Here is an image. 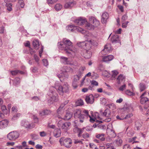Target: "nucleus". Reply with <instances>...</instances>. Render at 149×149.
<instances>
[{
    "instance_id": "473e14b6",
    "label": "nucleus",
    "mask_w": 149,
    "mask_h": 149,
    "mask_svg": "<svg viewBox=\"0 0 149 149\" xmlns=\"http://www.w3.org/2000/svg\"><path fill=\"white\" fill-rule=\"evenodd\" d=\"M111 79L114 80L115 79V77L119 73L118 71L116 70H114L112 71Z\"/></svg>"
},
{
    "instance_id": "cd10ccee",
    "label": "nucleus",
    "mask_w": 149,
    "mask_h": 149,
    "mask_svg": "<svg viewBox=\"0 0 149 149\" xmlns=\"http://www.w3.org/2000/svg\"><path fill=\"white\" fill-rule=\"evenodd\" d=\"M33 45L35 49H38L40 45L38 41L37 40H34L33 42Z\"/></svg>"
},
{
    "instance_id": "49530a36",
    "label": "nucleus",
    "mask_w": 149,
    "mask_h": 149,
    "mask_svg": "<svg viewBox=\"0 0 149 149\" xmlns=\"http://www.w3.org/2000/svg\"><path fill=\"white\" fill-rule=\"evenodd\" d=\"M101 103L103 105H105L106 104L107 101L106 99L104 98H102L100 99Z\"/></svg>"
},
{
    "instance_id": "69168bd1",
    "label": "nucleus",
    "mask_w": 149,
    "mask_h": 149,
    "mask_svg": "<svg viewBox=\"0 0 149 149\" xmlns=\"http://www.w3.org/2000/svg\"><path fill=\"white\" fill-rule=\"evenodd\" d=\"M34 58L36 62H38L39 61V58L38 56L34 54Z\"/></svg>"
},
{
    "instance_id": "c85d7f7f",
    "label": "nucleus",
    "mask_w": 149,
    "mask_h": 149,
    "mask_svg": "<svg viewBox=\"0 0 149 149\" xmlns=\"http://www.w3.org/2000/svg\"><path fill=\"white\" fill-rule=\"evenodd\" d=\"M104 134H99L96 135V137L99 139L101 141H103L104 140Z\"/></svg>"
},
{
    "instance_id": "4be33fe9",
    "label": "nucleus",
    "mask_w": 149,
    "mask_h": 149,
    "mask_svg": "<svg viewBox=\"0 0 149 149\" xmlns=\"http://www.w3.org/2000/svg\"><path fill=\"white\" fill-rule=\"evenodd\" d=\"M123 143V141L120 138H118L113 142V143L118 146H121Z\"/></svg>"
},
{
    "instance_id": "f03ea898",
    "label": "nucleus",
    "mask_w": 149,
    "mask_h": 149,
    "mask_svg": "<svg viewBox=\"0 0 149 149\" xmlns=\"http://www.w3.org/2000/svg\"><path fill=\"white\" fill-rule=\"evenodd\" d=\"M77 45L79 47L85 50L84 54V56L85 58H89L91 57L92 53L89 49H90L92 45V40H90L89 41L79 42L77 43Z\"/></svg>"
},
{
    "instance_id": "5fc2aeb1",
    "label": "nucleus",
    "mask_w": 149,
    "mask_h": 149,
    "mask_svg": "<svg viewBox=\"0 0 149 149\" xmlns=\"http://www.w3.org/2000/svg\"><path fill=\"white\" fill-rule=\"evenodd\" d=\"M123 149H131L129 145L126 144L124 145Z\"/></svg>"
},
{
    "instance_id": "9d476101",
    "label": "nucleus",
    "mask_w": 149,
    "mask_h": 149,
    "mask_svg": "<svg viewBox=\"0 0 149 149\" xmlns=\"http://www.w3.org/2000/svg\"><path fill=\"white\" fill-rule=\"evenodd\" d=\"M76 4V2L74 0H68L65 4L64 7L65 8H71L74 6Z\"/></svg>"
},
{
    "instance_id": "f704fd0d",
    "label": "nucleus",
    "mask_w": 149,
    "mask_h": 149,
    "mask_svg": "<svg viewBox=\"0 0 149 149\" xmlns=\"http://www.w3.org/2000/svg\"><path fill=\"white\" fill-rule=\"evenodd\" d=\"M141 123H140L139 121H137L135 122V128H136L137 130H138L139 128L141 126Z\"/></svg>"
},
{
    "instance_id": "f3484780",
    "label": "nucleus",
    "mask_w": 149,
    "mask_h": 149,
    "mask_svg": "<svg viewBox=\"0 0 149 149\" xmlns=\"http://www.w3.org/2000/svg\"><path fill=\"white\" fill-rule=\"evenodd\" d=\"M8 123L7 120H4L0 121V129H2L6 127Z\"/></svg>"
},
{
    "instance_id": "338daca9",
    "label": "nucleus",
    "mask_w": 149,
    "mask_h": 149,
    "mask_svg": "<svg viewBox=\"0 0 149 149\" xmlns=\"http://www.w3.org/2000/svg\"><path fill=\"white\" fill-rule=\"evenodd\" d=\"M36 148L37 149H42V146L40 145L37 144L36 146Z\"/></svg>"
},
{
    "instance_id": "58836bf2",
    "label": "nucleus",
    "mask_w": 149,
    "mask_h": 149,
    "mask_svg": "<svg viewBox=\"0 0 149 149\" xmlns=\"http://www.w3.org/2000/svg\"><path fill=\"white\" fill-rule=\"evenodd\" d=\"M85 69V68L83 67H81L79 69L78 72V74L81 76L83 74V71Z\"/></svg>"
},
{
    "instance_id": "b1692460",
    "label": "nucleus",
    "mask_w": 149,
    "mask_h": 149,
    "mask_svg": "<svg viewBox=\"0 0 149 149\" xmlns=\"http://www.w3.org/2000/svg\"><path fill=\"white\" fill-rule=\"evenodd\" d=\"M112 43H116L119 42L118 36L117 35H114L111 39Z\"/></svg>"
},
{
    "instance_id": "79ce46f5",
    "label": "nucleus",
    "mask_w": 149,
    "mask_h": 149,
    "mask_svg": "<svg viewBox=\"0 0 149 149\" xmlns=\"http://www.w3.org/2000/svg\"><path fill=\"white\" fill-rule=\"evenodd\" d=\"M76 103L78 106H81L83 105L84 103L83 100L80 99L77 101Z\"/></svg>"
},
{
    "instance_id": "3c124183",
    "label": "nucleus",
    "mask_w": 149,
    "mask_h": 149,
    "mask_svg": "<svg viewBox=\"0 0 149 149\" xmlns=\"http://www.w3.org/2000/svg\"><path fill=\"white\" fill-rule=\"evenodd\" d=\"M72 86L74 89L76 88L78 86L77 82L73 81Z\"/></svg>"
},
{
    "instance_id": "a19ab883",
    "label": "nucleus",
    "mask_w": 149,
    "mask_h": 149,
    "mask_svg": "<svg viewBox=\"0 0 149 149\" xmlns=\"http://www.w3.org/2000/svg\"><path fill=\"white\" fill-rule=\"evenodd\" d=\"M20 82V79L19 78L17 77L16 78L13 80L14 84L15 85H17L19 84Z\"/></svg>"
},
{
    "instance_id": "680f3d73",
    "label": "nucleus",
    "mask_w": 149,
    "mask_h": 149,
    "mask_svg": "<svg viewBox=\"0 0 149 149\" xmlns=\"http://www.w3.org/2000/svg\"><path fill=\"white\" fill-rule=\"evenodd\" d=\"M29 51L30 53L32 55L36 52L35 51V50H33V49L30 47H29Z\"/></svg>"
},
{
    "instance_id": "37998d69",
    "label": "nucleus",
    "mask_w": 149,
    "mask_h": 149,
    "mask_svg": "<svg viewBox=\"0 0 149 149\" xmlns=\"http://www.w3.org/2000/svg\"><path fill=\"white\" fill-rule=\"evenodd\" d=\"M66 104H62L60 107L58 109L57 111V112L58 113H59L62 109H63L64 106Z\"/></svg>"
},
{
    "instance_id": "423d86ee",
    "label": "nucleus",
    "mask_w": 149,
    "mask_h": 149,
    "mask_svg": "<svg viewBox=\"0 0 149 149\" xmlns=\"http://www.w3.org/2000/svg\"><path fill=\"white\" fill-rule=\"evenodd\" d=\"M59 141L61 146H64L67 148H70L71 146L72 140L70 138H61Z\"/></svg>"
},
{
    "instance_id": "8fccbe9b",
    "label": "nucleus",
    "mask_w": 149,
    "mask_h": 149,
    "mask_svg": "<svg viewBox=\"0 0 149 149\" xmlns=\"http://www.w3.org/2000/svg\"><path fill=\"white\" fill-rule=\"evenodd\" d=\"M91 85L97 86L98 85V83L95 80H92L91 81Z\"/></svg>"
},
{
    "instance_id": "ea45409f",
    "label": "nucleus",
    "mask_w": 149,
    "mask_h": 149,
    "mask_svg": "<svg viewBox=\"0 0 149 149\" xmlns=\"http://www.w3.org/2000/svg\"><path fill=\"white\" fill-rule=\"evenodd\" d=\"M81 76L79 74L74 75V76L73 81L77 82V81L79 80V79L81 77Z\"/></svg>"
},
{
    "instance_id": "a18cd8bd",
    "label": "nucleus",
    "mask_w": 149,
    "mask_h": 149,
    "mask_svg": "<svg viewBox=\"0 0 149 149\" xmlns=\"http://www.w3.org/2000/svg\"><path fill=\"white\" fill-rule=\"evenodd\" d=\"M18 3L22 8H23L24 6V3L23 0H19Z\"/></svg>"
},
{
    "instance_id": "e433bc0d",
    "label": "nucleus",
    "mask_w": 149,
    "mask_h": 149,
    "mask_svg": "<svg viewBox=\"0 0 149 149\" xmlns=\"http://www.w3.org/2000/svg\"><path fill=\"white\" fill-rule=\"evenodd\" d=\"M64 68L66 70H64V72L71 73L73 71L72 69L70 67H68L67 66H64Z\"/></svg>"
},
{
    "instance_id": "412c9836",
    "label": "nucleus",
    "mask_w": 149,
    "mask_h": 149,
    "mask_svg": "<svg viewBox=\"0 0 149 149\" xmlns=\"http://www.w3.org/2000/svg\"><path fill=\"white\" fill-rule=\"evenodd\" d=\"M61 130L60 129H55L54 132V136L57 138L61 136Z\"/></svg>"
},
{
    "instance_id": "4468645a",
    "label": "nucleus",
    "mask_w": 149,
    "mask_h": 149,
    "mask_svg": "<svg viewBox=\"0 0 149 149\" xmlns=\"http://www.w3.org/2000/svg\"><path fill=\"white\" fill-rule=\"evenodd\" d=\"M109 14L108 13L105 12L103 13L102 15L101 22L102 23H105L107 20L109 18Z\"/></svg>"
},
{
    "instance_id": "39448f33",
    "label": "nucleus",
    "mask_w": 149,
    "mask_h": 149,
    "mask_svg": "<svg viewBox=\"0 0 149 149\" xmlns=\"http://www.w3.org/2000/svg\"><path fill=\"white\" fill-rule=\"evenodd\" d=\"M53 88V87H52L50 89V98L48 100V104L49 105L52 104L54 102L57 101L58 100V94L55 91H52Z\"/></svg>"
},
{
    "instance_id": "de8ad7c7",
    "label": "nucleus",
    "mask_w": 149,
    "mask_h": 149,
    "mask_svg": "<svg viewBox=\"0 0 149 149\" xmlns=\"http://www.w3.org/2000/svg\"><path fill=\"white\" fill-rule=\"evenodd\" d=\"M58 0H47V3L48 4H53L56 2Z\"/></svg>"
},
{
    "instance_id": "0e129e2a",
    "label": "nucleus",
    "mask_w": 149,
    "mask_h": 149,
    "mask_svg": "<svg viewBox=\"0 0 149 149\" xmlns=\"http://www.w3.org/2000/svg\"><path fill=\"white\" fill-rule=\"evenodd\" d=\"M126 87V85L124 84L121 86H120L119 88V90L121 91H123L125 89Z\"/></svg>"
},
{
    "instance_id": "bb28decb",
    "label": "nucleus",
    "mask_w": 149,
    "mask_h": 149,
    "mask_svg": "<svg viewBox=\"0 0 149 149\" xmlns=\"http://www.w3.org/2000/svg\"><path fill=\"white\" fill-rule=\"evenodd\" d=\"M10 73L13 75H15L17 74L18 73H19L21 74H24V72L22 71H20L18 70H16L13 71H10Z\"/></svg>"
},
{
    "instance_id": "864d4df0",
    "label": "nucleus",
    "mask_w": 149,
    "mask_h": 149,
    "mask_svg": "<svg viewBox=\"0 0 149 149\" xmlns=\"http://www.w3.org/2000/svg\"><path fill=\"white\" fill-rule=\"evenodd\" d=\"M126 94L129 95H134V93L130 91L129 90H127L126 91Z\"/></svg>"
},
{
    "instance_id": "9b49d317",
    "label": "nucleus",
    "mask_w": 149,
    "mask_h": 149,
    "mask_svg": "<svg viewBox=\"0 0 149 149\" xmlns=\"http://www.w3.org/2000/svg\"><path fill=\"white\" fill-rule=\"evenodd\" d=\"M74 22L79 25H82L87 23L86 19L84 17H79L74 21Z\"/></svg>"
},
{
    "instance_id": "09e8293b",
    "label": "nucleus",
    "mask_w": 149,
    "mask_h": 149,
    "mask_svg": "<svg viewBox=\"0 0 149 149\" xmlns=\"http://www.w3.org/2000/svg\"><path fill=\"white\" fill-rule=\"evenodd\" d=\"M127 17L126 15H123L121 18V21L122 22H124L125 20L127 19Z\"/></svg>"
},
{
    "instance_id": "c9c22d12",
    "label": "nucleus",
    "mask_w": 149,
    "mask_h": 149,
    "mask_svg": "<svg viewBox=\"0 0 149 149\" xmlns=\"http://www.w3.org/2000/svg\"><path fill=\"white\" fill-rule=\"evenodd\" d=\"M146 88V86L144 84L140 83L139 84V89L141 91H143Z\"/></svg>"
},
{
    "instance_id": "f8f14e48",
    "label": "nucleus",
    "mask_w": 149,
    "mask_h": 149,
    "mask_svg": "<svg viewBox=\"0 0 149 149\" xmlns=\"http://www.w3.org/2000/svg\"><path fill=\"white\" fill-rule=\"evenodd\" d=\"M85 100L88 104H92L94 102V97L92 95H90L86 97Z\"/></svg>"
},
{
    "instance_id": "603ef678",
    "label": "nucleus",
    "mask_w": 149,
    "mask_h": 149,
    "mask_svg": "<svg viewBox=\"0 0 149 149\" xmlns=\"http://www.w3.org/2000/svg\"><path fill=\"white\" fill-rule=\"evenodd\" d=\"M43 65L45 66L48 65V63L47 60L46 59H43L42 60Z\"/></svg>"
},
{
    "instance_id": "aec40b11",
    "label": "nucleus",
    "mask_w": 149,
    "mask_h": 149,
    "mask_svg": "<svg viewBox=\"0 0 149 149\" xmlns=\"http://www.w3.org/2000/svg\"><path fill=\"white\" fill-rule=\"evenodd\" d=\"M61 61L65 64H71L70 61L68 60V58L64 56H62L61 57Z\"/></svg>"
},
{
    "instance_id": "7ed1b4c3",
    "label": "nucleus",
    "mask_w": 149,
    "mask_h": 149,
    "mask_svg": "<svg viewBox=\"0 0 149 149\" xmlns=\"http://www.w3.org/2000/svg\"><path fill=\"white\" fill-rule=\"evenodd\" d=\"M54 88L60 95H63L64 93H66L69 91V86L67 83L62 86L58 82H56Z\"/></svg>"
},
{
    "instance_id": "72a5a7b5",
    "label": "nucleus",
    "mask_w": 149,
    "mask_h": 149,
    "mask_svg": "<svg viewBox=\"0 0 149 149\" xmlns=\"http://www.w3.org/2000/svg\"><path fill=\"white\" fill-rule=\"evenodd\" d=\"M54 8L56 10L58 11L62 8V6L60 3L57 4L55 5Z\"/></svg>"
},
{
    "instance_id": "ddd939ff",
    "label": "nucleus",
    "mask_w": 149,
    "mask_h": 149,
    "mask_svg": "<svg viewBox=\"0 0 149 149\" xmlns=\"http://www.w3.org/2000/svg\"><path fill=\"white\" fill-rule=\"evenodd\" d=\"M111 50V45L109 44H107L104 46V49L102 50V53L104 54V52H105L106 54H107Z\"/></svg>"
},
{
    "instance_id": "7c9ffc66",
    "label": "nucleus",
    "mask_w": 149,
    "mask_h": 149,
    "mask_svg": "<svg viewBox=\"0 0 149 149\" xmlns=\"http://www.w3.org/2000/svg\"><path fill=\"white\" fill-rule=\"evenodd\" d=\"M125 79V77L122 74L118 76L117 78V81L118 84H120Z\"/></svg>"
},
{
    "instance_id": "6ab92c4d",
    "label": "nucleus",
    "mask_w": 149,
    "mask_h": 149,
    "mask_svg": "<svg viewBox=\"0 0 149 149\" xmlns=\"http://www.w3.org/2000/svg\"><path fill=\"white\" fill-rule=\"evenodd\" d=\"M101 113L102 114V115L104 116H105L106 117H109L110 116L111 112L108 109H106L104 112H102L101 111H100Z\"/></svg>"
},
{
    "instance_id": "052dcab7",
    "label": "nucleus",
    "mask_w": 149,
    "mask_h": 149,
    "mask_svg": "<svg viewBox=\"0 0 149 149\" xmlns=\"http://www.w3.org/2000/svg\"><path fill=\"white\" fill-rule=\"evenodd\" d=\"M7 10H8L10 11L11 10L12 8L11 7L12 6V5L11 3H10L8 4H7Z\"/></svg>"
},
{
    "instance_id": "a211bd4d",
    "label": "nucleus",
    "mask_w": 149,
    "mask_h": 149,
    "mask_svg": "<svg viewBox=\"0 0 149 149\" xmlns=\"http://www.w3.org/2000/svg\"><path fill=\"white\" fill-rule=\"evenodd\" d=\"M113 56L111 55L104 56L103 57L102 61L104 62H107L111 61L113 59Z\"/></svg>"
},
{
    "instance_id": "6e6d98bb",
    "label": "nucleus",
    "mask_w": 149,
    "mask_h": 149,
    "mask_svg": "<svg viewBox=\"0 0 149 149\" xmlns=\"http://www.w3.org/2000/svg\"><path fill=\"white\" fill-rule=\"evenodd\" d=\"M133 116V115L132 113H129L126 115L125 117H124V119H127L128 118H130L132 117Z\"/></svg>"
},
{
    "instance_id": "20e7f679",
    "label": "nucleus",
    "mask_w": 149,
    "mask_h": 149,
    "mask_svg": "<svg viewBox=\"0 0 149 149\" xmlns=\"http://www.w3.org/2000/svg\"><path fill=\"white\" fill-rule=\"evenodd\" d=\"M89 23H87L86 27L89 30H93L95 27H97L100 24L99 21L94 17L89 18Z\"/></svg>"
},
{
    "instance_id": "1a4fd4ad",
    "label": "nucleus",
    "mask_w": 149,
    "mask_h": 149,
    "mask_svg": "<svg viewBox=\"0 0 149 149\" xmlns=\"http://www.w3.org/2000/svg\"><path fill=\"white\" fill-rule=\"evenodd\" d=\"M19 134L16 131H13L8 133L7 135L8 139L11 141H14L19 137Z\"/></svg>"
},
{
    "instance_id": "5701e85b",
    "label": "nucleus",
    "mask_w": 149,
    "mask_h": 149,
    "mask_svg": "<svg viewBox=\"0 0 149 149\" xmlns=\"http://www.w3.org/2000/svg\"><path fill=\"white\" fill-rule=\"evenodd\" d=\"M83 113H84L85 114V118H87L89 116L90 118V121L91 122H93L95 121L94 118L91 117L90 116L88 115V111L87 110H85L83 111Z\"/></svg>"
},
{
    "instance_id": "dca6fc26",
    "label": "nucleus",
    "mask_w": 149,
    "mask_h": 149,
    "mask_svg": "<svg viewBox=\"0 0 149 149\" xmlns=\"http://www.w3.org/2000/svg\"><path fill=\"white\" fill-rule=\"evenodd\" d=\"M146 94V93L144 92L141 95L140 102L142 104H144L147 102H148V98L146 97H144V95Z\"/></svg>"
},
{
    "instance_id": "e2e57ef3",
    "label": "nucleus",
    "mask_w": 149,
    "mask_h": 149,
    "mask_svg": "<svg viewBox=\"0 0 149 149\" xmlns=\"http://www.w3.org/2000/svg\"><path fill=\"white\" fill-rule=\"evenodd\" d=\"M12 111L14 112H16L17 111V108L16 106H13L12 109Z\"/></svg>"
},
{
    "instance_id": "bf43d9fd",
    "label": "nucleus",
    "mask_w": 149,
    "mask_h": 149,
    "mask_svg": "<svg viewBox=\"0 0 149 149\" xmlns=\"http://www.w3.org/2000/svg\"><path fill=\"white\" fill-rule=\"evenodd\" d=\"M63 124V121L62 120H60L58 123V126L59 127H61Z\"/></svg>"
},
{
    "instance_id": "c03bdc74",
    "label": "nucleus",
    "mask_w": 149,
    "mask_h": 149,
    "mask_svg": "<svg viewBox=\"0 0 149 149\" xmlns=\"http://www.w3.org/2000/svg\"><path fill=\"white\" fill-rule=\"evenodd\" d=\"M110 133V136L111 137L114 138L116 136V134L113 130H111Z\"/></svg>"
},
{
    "instance_id": "6e6552de",
    "label": "nucleus",
    "mask_w": 149,
    "mask_h": 149,
    "mask_svg": "<svg viewBox=\"0 0 149 149\" xmlns=\"http://www.w3.org/2000/svg\"><path fill=\"white\" fill-rule=\"evenodd\" d=\"M81 114V110L79 109H77L74 113V117L75 118H79L81 123H83L85 118V114Z\"/></svg>"
},
{
    "instance_id": "4c0bfd02",
    "label": "nucleus",
    "mask_w": 149,
    "mask_h": 149,
    "mask_svg": "<svg viewBox=\"0 0 149 149\" xmlns=\"http://www.w3.org/2000/svg\"><path fill=\"white\" fill-rule=\"evenodd\" d=\"M82 140H79L77 138L73 140L74 143V144L79 143L80 144H82L83 143L82 142Z\"/></svg>"
},
{
    "instance_id": "774afa93",
    "label": "nucleus",
    "mask_w": 149,
    "mask_h": 149,
    "mask_svg": "<svg viewBox=\"0 0 149 149\" xmlns=\"http://www.w3.org/2000/svg\"><path fill=\"white\" fill-rule=\"evenodd\" d=\"M32 138L34 139H38V136L36 134H33L32 135Z\"/></svg>"
},
{
    "instance_id": "c756f323",
    "label": "nucleus",
    "mask_w": 149,
    "mask_h": 149,
    "mask_svg": "<svg viewBox=\"0 0 149 149\" xmlns=\"http://www.w3.org/2000/svg\"><path fill=\"white\" fill-rule=\"evenodd\" d=\"M21 125L26 128H30V124L28 121H22Z\"/></svg>"
},
{
    "instance_id": "0eeeda50",
    "label": "nucleus",
    "mask_w": 149,
    "mask_h": 149,
    "mask_svg": "<svg viewBox=\"0 0 149 149\" xmlns=\"http://www.w3.org/2000/svg\"><path fill=\"white\" fill-rule=\"evenodd\" d=\"M66 29L68 32H73L76 30L77 31L80 32L83 34L86 32V31L80 27L75 26L72 25H70L66 27Z\"/></svg>"
},
{
    "instance_id": "4d7b16f0",
    "label": "nucleus",
    "mask_w": 149,
    "mask_h": 149,
    "mask_svg": "<svg viewBox=\"0 0 149 149\" xmlns=\"http://www.w3.org/2000/svg\"><path fill=\"white\" fill-rule=\"evenodd\" d=\"M2 110L4 112H6L7 110L6 107L5 105H2L1 107V108Z\"/></svg>"
},
{
    "instance_id": "2eb2a0df",
    "label": "nucleus",
    "mask_w": 149,
    "mask_h": 149,
    "mask_svg": "<svg viewBox=\"0 0 149 149\" xmlns=\"http://www.w3.org/2000/svg\"><path fill=\"white\" fill-rule=\"evenodd\" d=\"M51 113L50 110L45 109L39 112V114L41 116H47L50 115Z\"/></svg>"
},
{
    "instance_id": "393cba45",
    "label": "nucleus",
    "mask_w": 149,
    "mask_h": 149,
    "mask_svg": "<svg viewBox=\"0 0 149 149\" xmlns=\"http://www.w3.org/2000/svg\"><path fill=\"white\" fill-rule=\"evenodd\" d=\"M71 124L70 123H65L62 125L61 128L63 129L67 130L69 128V127Z\"/></svg>"
},
{
    "instance_id": "2f4dec72",
    "label": "nucleus",
    "mask_w": 149,
    "mask_h": 149,
    "mask_svg": "<svg viewBox=\"0 0 149 149\" xmlns=\"http://www.w3.org/2000/svg\"><path fill=\"white\" fill-rule=\"evenodd\" d=\"M74 131H77V132L78 133V135L79 137H80L81 136V134L83 132L82 130L81 129H80L78 127H76L74 129Z\"/></svg>"
},
{
    "instance_id": "f257e3e1",
    "label": "nucleus",
    "mask_w": 149,
    "mask_h": 149,
    "mask_svg": "<svg viewBox=\"0 0 149 149\" xmlns=\"http://www.w3.org/2000/svg\"><path fill=\"white\" fill-rule=\"evenodd\" d=\"M58 45L60 49L64 50L70 57H74L77 52V49L72 46L71 42L66 38H64L62 42H58Z\"/></svg>"
},
{
    "instance_id": "a878e982",
    "label": "nucleus",
    "mask_w": 149,
    "mask_h": 149,
    "mask_svg": "<svg viewBox=\"0 0 149 149\" xmlns=\"http://www.w3.org/2000/svg\"><path fill=\"white\" fill-rule=\"evenodd\" d=\"M72 116V113L69 111H67L66 113V114L64 118V119L65 120H68L70 119Z\"/></svg>"
},
{
    "instance_id": "13d9d810",
    "label": "nucleus",
    "mask_w": 149,
    "mask_h": 149,
    "mask_svg": "<svg viewBox=\"0 0 149 149\" xmlns=\"http://www.w3.org/2000/svg\"><path fill=\"white\" fill-rule=\"evenodd\" d=\"M83 137L84 139H87L89 137V134L87 133H84L82 136Z\"/></svg>"
}]
</instances>
